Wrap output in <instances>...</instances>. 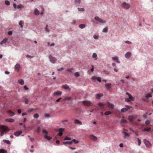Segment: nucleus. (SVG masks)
<instances>
[{
  "mask_svg": "<svg viewBox=\"0 0 153 153\" xmlns=\"http://www.w3.org/2000/svg\"><path fill=\"white\" fill-rule=\"evenodd\" d=\"M64 130V128H60L59 129L58 131L59 132L58 134L59 136L60 137H61L63 135V133H62V131Z\"/></svg>",
  "mask_w": 153,
  "mask_h": 153,
  "instance_id": "obj_10",
  "label": "nucleus"
},
{
  "mask_svg": "<svg viewBox=\"0 0 153 153\" xmlns=\"http://www.w3.org/2000/svg\"><path fill=\"white\" fill-rule=\"evenodd\" d=\"M42 132L43 134L45 135H47L48 134V132L45 129H43L42 130Z\"/></svg>",
  "mask_w": 153,
  "mask_h": 153,
  "instance_id": "obj_39",
  "label": "nucleus"
},
{
  "mask_svg": "<svg viewBox=\"0 0 153 153\" xmlns=\"http://www.w3.org/2000/svg\"><path fill=\"white\" fill-rule=\"evenodd\" d=\"M7 113L11 116H13L15 115V113H14V112L10 110L8 111Z\"/></svg>",
  "mask_w": 153,
  "mask_h": 153,
  "instance_id": "obj_19",
  "label": "nucleus"
},
{
  "mask_svg": "<svg viewBox=\"0 0 153 153\" xmlns=\"http://www.w3.org/2000/svg\"><path fill=\"white\" fill-rule=\"evenodd\" d=\"M102 96V94H96V97L98 99H100L101 97Z\"/></svg>",
  "mask_w": 153,
  "mask_h": 153,
  "instance_id": "obj_30",
  "label": "nucleus"
},
{
  "mask_svg": "<svg viewBox=\"0 0 153 153\" xmlns=\"http://www.w3.org/2000/svg\"><path fill=\"white\" fill-rule=\"evenodd\" d=\"M151 130V128L150 127H146L145 128H143L142 130V131L143 132H149Z\"/></svg>",
  "mask_w": 153,
  "mask_h": 153,
  "instance_id": "obj_14",
  "label": "nucleus"
},
{
  "mask_svg": "<svg viewBox=\"0 0 153 153\" xmlns=\"http://www.w3.org/2000/svg\"><path fill=\"white\" fill-rule=\"evenodd\" d=\"M97 80L98 81H99L100 82H101V78L100 77H97Z\"/></svg>",
  "mask_w": 153,
  "mask_h": 153,
  "instance_id": "obj_62",
  "label": "nucleus"
},
{
  "mask_svg": "<svg viewBox=\"0 0 153 153\" xmlns=\"http://www.w3.org/2000/svg\"><path fill=\"white\" fill-rule=\"evenodd\" d=\"M85 26V24H81L79 25V27L81 28H84Z\"/></svg>",
  "mask_w": 153,
  "mask_h": 153,
  "instance_id": "obj_38",
  "label": "nucleus"
},
{
  "mask_svg": "<svg viewBox=\"0 0 153 153\" xmlns=\"http://www.w3.org/2000/svg\"><path fill=\"white\" fill-rule=\"evenodd\" d=\"M5 4L7 5H10V2L8 1H5Z\"/></svg>",
  "mask_w": 153,
  "mask_h": 153,
  "instance_id": "obj_51",
  "label": "nucleus"
},
{
  "mask_svg": "<svg viewBox=\"0 0 153 153\" xmlns=\"http://www.w3.org/2000/svg\"><path fill=\"white\" fill-rule=\"evenodd\" d=\"M21 133H22V131H18L16 132L15 133H14V135L16 137H18L20 135Z\"/></svg>",
  "mask_w": 153,
  "mask_h": 153,
  "instance_id": "obj_16",
  "label": "nucleus"
},
{
  "mask_svg": "<svg viewBox=\"0 0 153 153\" xmlns=\"http://www.w3.org/2000/svg\"><path fill=\"white\" fill-rule=\"evenodd\" d=\"M99 106L100 107V108L102 110L104 109V104L102 103L99 104Z\"/></svg>",
  "mask_w": 153,
  "mask_h": 153,
  "instance_id": "obj_21",
  "label": "nucleus"
},
{
  "mask_svg": "<svg viewBox=\"0 0 153 153\" xmlns=\"http://www.w3.org/2000/svg\"><path fill=\"white\" fill-rule=\"evenodd\" d=\"M121 6H122V8L126 9H128L130 7V6L129 4L126 2L122 3L121 4Z\"/></svg>",
  "mask_w": 153,
  "mask_h": 153,
  "instance_id": "obj_2",
  "label": "nucleus"
},
{
  "mask_svg": "<svg viewBox=\"0 0 153 153\" xmlns=\"http://www.w3.org/2000/svg\"><path fill=\"white\" fill-rule=\"evenodd\" d=\"M19 68H20V65L19 64H16L15 66V70L18 72L19 70Z\"/></svg>",
  "mask_w": 153,
  "mask_h": 153,
  "instance_id": "obj_12",
  "label": "nucleus"
},
{
  "mask_svg": "<svg viewBox=\"0 0 153 153\" xmlns=\"http://www.w3.org/2000/svg\"><path fill=\"white\" fill-rule=\"evenodd\" d=\"M12 32L11 31H9L8 32V34L9 35L11 36L12 35Z\"/></svg>",
  "mask_w": 153,
  "mask_h": 153,
  "instance_id": "obj_58",
  "label": "nucleus"
},
{
  "mask_svg": "<svg viewBox=\"0 0 153 153\" xmlns=\"http://www.w3.org/2000/svg\"><path fill=\"white\" fill-rule=\"evenodd\" d=\"M0 131H1L0 136H3L4 133L8 131L9 130L8 129L7 127L6 126L1 125L0 126Z\"/></svg>",
  "mask_w": 153,
  "mask_h": 153,
  "instance_id": "obj_1",
  "label": "nucleus"
},
{
  "mask_svg": "<svg viewBox=\"0 0 153 153\" xmlns=\"http://www.w3.org/2000/svg\"><path fill=\"white\" fill-rule=\"evenodd\" d=\"M112 59L114 61L115 60H118V57H117V56L113 57L112 58Z\"/></svg>",
  "mask_w": 153,
  "mask_h": 153,
  "instance_id": "obj_50",
  "label": "nucleus"
},
{
  "mask_svg": "<svg viewBox=\"0 0 153 153\" xmlns=\"http://www.w3.org/2000/svg\"><path fill=\"white\" fill-rule=\"evenodd\" d=\"M23 6L21 4H19L18 5V6H17V7H16V8H17L18 9H19L21 8H23Z\"/></svg>",
  "mask_w": 153,
  "mask_h": 153,
  "instance_id": "obj_37",
  "label": "nucleus"
},
{
  "mask_svg": "<svg viewBox=\"0 0 153 153\" xmlns=\"http://www.w3.org/2000/svg\"><path fill=\"white\" fill-rule=\"evenodd\" d=\"M111 84L110 83H106L105 84V87L107 90H109L110 88H111Z\"/></svg>",
  "mask_w": 153,
  "mask_h": 153,
  "instance_id": "obj_11",
  "label": "nucleus"
},
{
  "mask_svg": "<svg viewBox=\"0 0 153 153\" xmlns=\"http://www.w3.org/2000/svg\"><path fill=\"white\" fill-rule=\"evenodd\" d=\"M108 30V29H107V27H105L103 29V32H105V33H106L107 32V30Z\"/></svg>",
  "mask_w": 153,
  "mask_h": 153,
  "instance_id": "obj_49",
  "label": "nucleus"
},
{
  "mask_svg": "<svg viewBox=\"0 0 153 153\" xmlns=\"http://www.w3.org/2000/svg\"><path fill=\"white\" fill-rule=\"evenodd\" d=\"M74 122H75V123L76 124H79V125H82V124L81 122L79 121L77 119H75L74 120Z\"/></svg>",
  "mask_w": 153,
  "mask_h": 153,
  "instance_id": "obj_15",
  "label": "nucleus"
},
{
  "mask_svg": "<svg viewBox=\"0 0 153 153\" xmlns=\"http://www.w3.org/2000/svg\"><path fill=\"white\" fill-rule=\"evenodd\" d=\"M61 94H62V92H61L57 91L54 93V94H53V95L54 96L56 95L60 96L61 95Z\"/></svg>",
  "mask_w": 153,
  "mask_h": 153,
  "instance_id": "obj_18",
  "label": "nucleus"
},
{
  "mask_svg": "<svg viewBox=\"0 0 153 153\" xmlns=\"http://www.w3.org/2000/svg\"><path fill=\"white\" fill-rule=\"evenodd\" d=\"M80 0H75V2L76 4H80Z\"/></svg>",
  "mask_w": 153,
  "mask_h": 153,
  "instance_id": "obj_42",
  "label": "nucleus"
},
{
  "mask_svg": "<svg viewBox=\"0 0 153 153\" xmlns=\"http://www.w3.org/2000/svg\"><path fill=\"white\" fill-rule=\"evenodd\" d=\"M64 140H71V138L69 137H65V138Z\"/></svg>",
  "mask_w": 153,
  "mask_h": 153,
  "instance_id": "obj_43",
  "label": "nucleus"
},
{
  "mask_svg": "<svg viewBox=\"0 0 153 153\" xmlns=\"http://www.w3.org/2000/svg\"><path fill=\"white\" fill-rule=\"evenodd\" d=\"M93 37H94V39H98V37L97 36H96V35L94 36Z\"/></svg>",
  "mask_w": 153,
  "mask_h": 153,
  "instance_id": "obj_63",
  "label": "nucleus"
},
{
  "mask_svg": "<svg viewBox=\"0 0 153 153\" xmlns=\"http://www.w3.org/2000/svg\"><path fill=\"white\" fill-rule=\"evenodd\" d=\"M28 137L29 138L31 142H32L34 140V138L31 137L29 135L28 136Z\"/></svg>",
  "mask_w": 153,
  "mask_h": 153,
  "instance_id": "obj_41",
  "label": "nucleus"
},
{
  "mask_svg": "<svg viewBox=\"0 0 153 153\" xmlns=\"http://www.w3.org/2000/svg\"><path fill=\"white\" fill-rule=\"evenodd\" d=\"M7 41V39L5 38L2 40V41L0 42V45H2L3 44L5 43Z\"/></svg>",
  "mask_w": 153,
  "mask_h": 153,
  "instance_id": "obj_17",
  "label": "nucleus"
},
{
  "mask_svg": "<svg viewBox=\"0 0 153 153\" xmlns=\"http://www.w3.org/2000/svg\"><path fill=\"white\" fill-rule=\"evenodd\" d=\"M107 105L108 107L109 108L112 109L114 108V104L107 102Z\"/></svg>",
  "mask_w": 153,
  "mask_h": 153,
  "instance_id": "obj_7",
  "label": "nucleus"
},
{
  "mask_svg": "<svg viewBox=\"0 0 153 153\" xmlns=\"http://www.w3.org/2000/svg\"><path fill=\"white\" fill-rule=\"evenodd\" d=\"M78 10L79 11H84V9L83 8H78Z\"/></svg>",
  "mask_w": 153,
  "mask_h": 153,
  "instance_id": "obj_59",
  "label": "nucleus"
},
{
  "mask_svg": "<svg viewBox=\"0 0 153 153\" xmlns=\"http://www.w3.org/2000/svg\"><path fill=\"white\" fill-rule=\"evenodd\" d=\"M143 142H144V144H145V145H146L147 147H150L151 143L149 141L147 140H143Z\"/></svg>",
  "mask_w": 153,
  "mask_h": 153,
  "instance_id": "obj_6",
  "label": "nucleus"
},
{
  "mask_svg": "<svg viewBox=\"0 0 153 153\" xmlns=\"http://www.w3.org/2000/svg\"><path fill=\"white\" fill-rule=\"evenodd\" d=\"M92 58L96 60L97 59V56L96 53H94L92 55Z\"/></svg>",
  "mask_w": 153,
  "mask_h": 153,
  "instance_id": "obj_25",
  "label": "nucleus"
},
{
  "mask_svg": "<svg viewBox=\"0 0 153 153\" xmlns=\"http://www.w3.org/2000/svg\"><path fill=\"white\" fill-rule=\"evenodd\" d=\"M62 88H64L65 89L68 90L69 91H70V88L67 85H65L62 86Z\"/></svg>",
  "mask_w": 153,
  "mask_h": 153,
  "instance_id": "obj_13",
  "label": "nucleus"
},
{
  "mask_svg": "<svg viewBox=\"0 0 153 153\" xmlns=\"http://www.w3.org/2000/svg\"><path fill=\"white\" fill-rule=\"evenodd\" d=\"M50 61L51 63L54 64L55 63L56 61V59L54 57H53L51 55L49 56Z\"/></svg>",
  "mask_w": 153,
  "mask_h": 153,
  "instance_id": "obj_5",
  "label": "nucleus"
},
{
  "mask_svg": "<svg viewBox=\"0 0 153 153\" xmlns=\"http://www.w3.org/2000/svg\"><path fill=\"white\" fill-rule=\"evenodd\" d=\"M6 121L10 123H13L14 122V120L12 119H6Z\"/></svg>",
  "mask_w": 153,
  "mask_h": 153,
  "instance_id": "obj_23",
  "label": "nucleus"
},
{
  "mask_svg": "<svg viewBox=\"0 0 153 153\" xmlns=\"http://www.w3.org/2000/svg\"><path fill=\"white\" fill-rule=\"evenodd\" d=\"M23 24V22L22 21H21L19 23V25L20 26L21 28H22L23 26L22 25Z\"/></svg>",
  "mask_w": 153,
  "mask_h": 153,
  "instance_id": "obj_48",
  "label": "nucleus"
},
{
  "mask_svg": "<svg viewBox=\"0 0 153 153\" xmlns=\"http://www.w3.org/2000/svg\"><path fill=\"white\" fill-rule=\"evenodd\" d=\"M71 99V97H65L63 99V100H70Z\"/></svg>",
  "mask_w": 153,
  "mask_h": 153,
  "instance_id": "obj_28",
  "label": "nucleus"
},
{
  "mask_svg": "<svg viewBox=\"0 0 153 153\" xmlns=\"http://www.w3.org/2000/svg\"><path fill=\"white\" fill-rule=\"evenodd\" d=\"M90 138L94 141H96L97 140V138L93 134L90 135Z\"/></svg>",
  "mask_w": 153,
  "mask_h": 153,
  "instance_id": "obj_8",
  "label": "nucleus"
},
{
  "mask_svg": "<svg viewBox=\"0 0 153 153\" xmlns=\"http://www.w3.org/2000/svg\"><path fill=\"white\" fill-rule=\"evenodd\" d=\"M125 101L127 102H129L132 101H131L130 100L128 99V98H126L125 99Z\"/></svg>",
  "mask_w": 153,
  "mask_h": 153,
  "instance_id": "obj_53",
  "label": "nucleus"
},
{
  "mask_svg": "<svg viewBox=\"0 0 153 153\" xmlns=\"http://www.w3.org/2000/svg\"><path fill=\"white\" fill-rule=\"evenodd\" d=\"M125 43L126 44H131V42L129 41H127L125 42Z\"/></svg>",
  "mask_w": 153,
  "mask_h": 153,
  "instance_id": "obj_57",
  "label": "nucleus"
},
{
  "mask_svg": "<svg viewBox=\"0 0 153 153\" xmlns=\"http://www.w3.org/2000/svg\"><path fill=\"white\" fill-rule=\"evenodd\" d=\"M40 127H38V128H37V132L38 133H39L40 132Z\"/></svg>",
  "mask_w": 153,
  "mask_h": 153,
  "instance_id": "obj_61",
  "label": "nucleus"
},
{
  "mask_svg": "<svg viewBox=\"0 0 153 153\" xmlns=\"http://www.w3.org/2000/svg\"><path fill=\"white\" fill-rule=\"evenodd\" d=\"M128 110V109H127L126 108H123L121 109V111L123 112H126L127 110Z\"/></svg>",
  "mask_w": 153,
  "mask_h": 153,
  "instance_id": "obj_33",
  "label": "nucleus"
},
{
  "mask_svg": "<svg viewBox=\"0 0 153 153\" xmlns=\"http://www.w3.org/2000/svg\"><path fill=\"white\" fill-rule=\"evenodd\" d=\"M18 83L21 85H23L24 84V82L23 79H19L18 81Z\"/></svg>",
  "mask_w": 153,
  "mask_h": 153,
  "instance_id": "obj_24",
  "label": "nucleus"
},
{
  "mask_svg": "<svg viewBox=\"0 0 153 153\" xmlns=\"http://www.w3.org/2000/svg\"><path fill=\"white\" fill-rule=\"evenodd\" d=\"M3 142H4V143H7V144H10V142L8 140H3Z\"/></svg>",
  "mask_w": 153,
  "mask_h": 153,
  "instance_id": "obj_36",
  "label": "nucleus"
},
{
  "mask_svg": "<svg viewBox=\"0 0 153 153\" xmlns=\"http://www.w3.org/2000/svg\"><path fill=\"white\" fill-rule=\"evenodd\" d=\"M44 116H45V117H50L51 115H50V114H44Z\"/></svg>",
  "mask_w": 153,
  "mask_h": 153,
  "instance_id": "obj_46",
  "label": "nucleus"
},
{
  "mask_svg": "<svg viewBox=\"0 0 153 153\" xmlns=\"http://www.w3.org/2000/svg\"><path fill=\"white\" fill-rule=\"evenodd\" d=\"M128 99L131 100V101H134V98L132 97L131 96H128Z\"/></svg>",
  "mask_w": 153,
  "mask_h": 153,
  "instance_id": "obj_34",
  "label": "nucleus"
},
{
  "mask_svg": "<svg viewBox=\"0 0 153 153\" xmlns=\"http://www.w3.org/2000/svg\"><path fill=\"white\" fill-rule=\"evenodd\" d=\"M72 70H73V69L72 68H70L67 70V71L69 72H71Z\"/></svg>",
  "mask_w": 153,
  "mask_h": 153,
  "instance_id": "obj_54",
  "label": "nucleus"
},
{
  "mask_svg": "<svg viewBox=\"0 0 153 153\" xmlns=\"http://www.w3.org/2000/svg\"><path fill=\"white\" fill-rule=\"evenodd\" d=\"M75 76L77 77L79 76V73L78 72H76L75 74Z\"/></svg>",
  "mask_w": 153,
  "mask_h": 153,
  "instance_id": "obj_47",
  "label": "nucleus"
},
{
  "mask_svg": "<svg viewBox=\"0 0 153 153\" xmlns=\"http://www.w3.org/2000/svg\"><path fill=\"white\" fill-rule=\"evenodd\" d=\"M150 124V121L149 120H147L146 121H145V124H146V125H148Z\"/></svg>",
  "mask_w": 153,
  "mask_h": 153,
  "instance_id": "obj_55",
  "label": "nucleus"
},
{
  "mask_svg": "<svg viewBox=\"0 0 153 153\" xmlns=\"http://www.w3.org/2000/svg\"><path fill=\"white\" fill-rule=\"evenodd\" d=\"M111 112L110 111H107L105 113V115H108L111 114Z\"/></svg>",
  "mask_w": 153,
  "mask_h": 153,
  "instance_id": "obj_35",
  "label": "nucleus"
},
{
  "mask_svg": "<svg viewBox=\"0 0 153 153\" xmlns=\"http://www.w3.org/2000/svg\"><path fill=\"white\" fill-rule=\"evenodd\" d=\"M39 11L37 9H36L35 10H34V14L35 15H39Z\"/></svg>",
  "mask_w": 153,
  "mask_h": 153,
  "instance_id": "obj_22",
  "label": "nucleus"
},
{
  "mask_svg": "<svg viewBox=\"0 0 153 153\" xmlns=\"http://www.w3.org/2000/svg\"><path fill=\"white\" fill-rule=\"evenodd\" d=\"M48 25H46V27H45V30H46V31L47 32H49V30L48 29Z\"/></svg>",
  "mask_w": 153,
  "mask_h": 153,
  "instance_id": "obj_60",
  "label": "nucleus"
},
{
  "mask_svg": "<svg viewBox=\"0 0 153 153\" xmlns=\"http://www.w3.org/2000/svg\"><path fill=\"white\" fill-rule=\"evenodd\" d=\"M121 123H127V121L126 120L122 119L121 120Z\"/></svg>",
  "mask_w": 153,
  "mask_h": 153,
  "instance_id": "obj_44",
  "label": "nucleus"
},
{
  "mask_svg": "<svg viewBox=\"0 0 153 153\" xmlns=\"http://www.w3.org/2000/svg\"><path fill=\"white\" fill-rule=\"evenodd\" d=\"M29 102V100H28V99L25 98V104H28V102Z\"/></svg>",
  "mask_w": 153,
  "mask_h": 153,
  "instance_id": "obj_56",
  "label": "nucleus"
},
{
  "mask_svg": "<svg viewBox=\"0 0 153 153\" xmlns=\"http://www.w3.org/2000/svg\"><path fill=\"white\" fill-rule=\"evenodd\" d=\"M131 56V53L129 52H128L125 54V57L126 58H129Z\"/></svg>",
  "mask_w": 153,
  "mask_h": 153,
  "instance_id": "obj_20",
  "label": "nucleus"
},
{
  "mask_svg": "<svg viewBox=\"0 0 153 153\" xmlns=\"http://www.w3.org/2000/svg\"><path fill=\"white\" fill-rule=\"evenodd\" d=\"M44 138H45V139L49 140H50L51 139V137L50 136H48L47 135H45V136H44Z\"/></svg>",
  "mask_w": 153,
  "mask_h": 153,
  "instance_id": "obj_26",
  "label": "nucleus"
},
{
  "mask_svg": "<svg viewBox=\"0 0 153 153\" xmlns=\"http://www.w3.org/2000/svg\"><path fill=\"white\" fill-rule=\"evenodd\" d=\"M82 103L83 105L87 106H90V105H91L90 102L88 101H83Z\"/></svg>",
  "mask_w": 153,
  "mask_h": 153,
  "instance_id": "obj_9",
  "label": "nucleus"
},
{
  "mask_svg": "<svg viewBox=\"0 0 153 153\" xmlns=\"http://www.w3.org/2000/svg\"><path fill=\"white\" fill-rule=\"evenodd\" d=\"M145 97L147 98H149L152 97V95L150 94H148L145 96Z\"/></svg>",
  "mask_w": 153,
  "mask_h": 153,
  "instance_id": "obj_45",
  "label": "nucleus"
},
{
  "mask_svg": "<svg viewBox=\"0 0 153 153\" xmlns=\"http://www.w3.org/2000/svg\"><path fill=\"white\" fill-rule=\"evenodd\" d=\"M72 144V143L71 141H70V142L66 141V142H63V144L64 145H65V144H69V145H71Z\"/></svg>",
  "mask_w": 153,
  "mask_h": 153,
  "instance_id": "obj_29",
  "label": "nucleus"
},
{
  "mask_svg": "<svg viewBox=\"0 0 153 153\" xmlns=\"http://www.w3.org/2000/svg\"><path fill=\"white\" fill-rule=\"evenodd\" d=\"M0 153H7V152L4 149H0Z\"/></svg>",
  "mask_w": 153,
  "mask_h": 153,
  "instance_id": "obj_27",
  "label": "nucleus"
},
{
  "mask_svg": "<svg viewBox=\"0 0 153 153\" xmlns=\"http://www.w3.org/2000/svg\"><path fill=\"white\" fill-rule=\"evenodd\" d=\"M24 88L25 90H28V88L27 87L26 85L24 86Z\"/></svg>",
  "mask_w": 153,
  "mask_h": 153,
  "instance_id": "obj_64",
  "label": "nucleus"
},
{
  "mask_svg": "<svg viewBox=\"0 0 153 153\" xmlns=\"http://www.w3.org/2000/svg\"><path fill=\"white\" fill-rule=\"evenodd\" d=\"M137 140H138V145L140 146V144H141V140L138 138H137Z\"/></svg>",
  "mask_w": 153,
  "mask_h": 153,
  "instance_id": "obj_52",
  "label": "nucleus"
},
{
  "mask_svg": "<svg viewBox=\"0 0 153 153\" xmlns=\"http://www.w3.org/2000/svg\"><path fill=\"white\" fill-rule=\"evenodd\" d=\"M123 133L125 134V136H124L125 138H126V137H129V134L128 133L124 131H123Z\"/></svg>",
  "mask_w": 153,
  "mask_h": 153,
  "instance_id": "obj_31",
  "label": "nucleus"
},
{
  "mask_svg": "<svg viewBox=\"0 0 153 153\" xmlns=\"http://www.w3.org/2000/svg\"><path fill=\"white\" fill-rule=\"evenodd\" d=\"M71 142H72V143L74 142L75 144H77L79 143V141L75 139H73Z\"/></svg>",
  "mask_w": 153,
  "mask_h": 153,
  "instance_id": "obj_32",
  "label": "nucleus"
},
{
  "mask_svg": "<svg viewBox=\"0 0 153 153\" xmlns=\"http://www.w3.org/2000/svg\"><path fill=\"white\" fill-rule=\"evenodd\" d=\"M94 19L99 22L102 23H105L106 22V21L103 20L102 19L100 18L97 17H94Z\"/></svg>",
  "mask_w": 153,
  "mask_h": 153,
  "instance_id": "obj_3",
  "label": "nucleus"
},
{
  "mask_svg": "<svg viewBox=\"0 0 153 153\" xmlns=\"http://www.w3.org/2000/svg\"><path fill=\"white\" fill-rule=\"evenodd\" d=\"M137 115H130L128 117V119L130 121L132 122L134 120L137 118Z\"/></svg>",
  "mask_w": 153,
  "mask_h": 153,
  "instance_id": "obj_4",
  "label": "nucleus"
},
{
  "mask_svg": "<svg viewBox=\"0 0 153 153\" xmlns=\"http://www.w3.org/2000/svg\"><path fill=\"white\" fill-rule=\"evenodd\" d=\"M33 117L35 119L39 117V115L38 114L36 113L34 115H33Z\"/></svg>",
  "mask_w": 153,
  "mask_h": 153,
  "instance_id": "obj_40",
  "label": "nucleus"
}]
</instances>
